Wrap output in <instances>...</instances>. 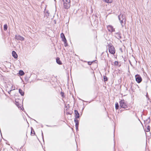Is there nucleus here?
I'll return each instance as SVG.
<instances>
[{"label":"nucleus","instance_id":"obj_1","mask_svg":"<svg viewBox=\"0 0 151 151\" xmlns=\"http://www.w3.org/2000/svg\"><path fill=\"white\" fill-rule=\"evenodd\" d=\"M118 18L120 21L122 27H123L126 21L125 15L121 14L118 16Z\"/></svg>","mask_w":151,"mask_h":151},{"label":"nucleus","instance_id":"obj_2","mask_svg":"<svg viewBox=\"0 0 151 151\" xmlns=\"http://www.w3.org/2000/svg\"><path fill=\"white\" fill-rule=\"evenodd\" d=\"M63 2L64 7L66 9H68L70 5V0H62Z\"/></svg>","mask_w":151,"mask_h":151},{"label":"nucleus","instance_id":"obj_3","mask_svg":"<svg viewBox=\"0 0 151 151\" xmlns=\"http://www.w3.org/2000/svg\"><path fill=\"white\" fill-rule=\"evenodd\" d=\"M120 106L122 108L125 109L127 107V102L124 100H121L119 102Z\"/></svg>","mask_w":151,"mask_h":151},{"label":"nucleus","instance_id":"obj_4","mask_svg":"<svg viewBox=\"0 0 151 151\" xmlns=\"http://www.w3.org/2000/svg\"><path fill=\"white\" fill-rule=\"evenodd\" d=\"M109 52L111 54H114L115 53V50L114 47L111 44H109Z\"/></svg>","mask_w":151,"mask_h":151},{"label":"nucleus","instance_id":"obj_5","mask_svg":"<svg viewBox=\"0 0 151 151\" xmlns=\"http://www.w3.org/2000/svg\"><path fill=\"white\" fill-rule=\"evenodd\" d=\"M136 81L138 83H140L142 81V78L138 74L135 76Z\"/></svg>","mask_w":151,"mask_h":151},{"label":"nucleus","instance_id":"obj_6","mask_svg":"<svg viewBox=\"0 0 151 151\" xmlns=\"http://www.w3.org/2000/svg\"><path fill=\"white\" fill-rule=\"evenodd\" d=\"M108 30L110 32H112L115 31V29L111 25H108L107 27Z\"/></svg>","mask_w":151,"mask_h":151},{"label":"nucleus","instance_id":"obj_7","mask_svg":"<svg viewBox=\"0 0 151 151\" xmlns=\"http://www.w3.org/2000/svg\"><path fill=\"white\" fill-rule=\"evenodd\" d=\"M15 38L16 39L18 40H19L22 41L24 40V38L23 37L19 35H16L15 36Z\"/></svg>","mask_w":151,"mask_h":151},{"label":"nucleus","instance_id":"obj_8","mask_svg":"<svg viewBox=\"0 0 151 151\" xmlns=\"http://www.w3.org/2000/svg\"><path fill=\"white\" fill-rule=\"evenodd\" d=\"M62 39V40L64 42L65 46H66L67 43H66L67 40L65 37V36L63 33H62L60 35Z\"/></svg>","mask_w":151,"mask_h":151},{"label":"nucleus","instance_id":"obj_9","mask_svg":"<svg viewBox=\"0 0 151 151\" xmlns=\"http://www.w3.org/2000/svg\"><path fill=\"white\" fill-rule=\"evenodd\" d=\"M115 37L119 40L122 38L121 34L119 32H117L115 34Z\"/></svg>","mask_w":151,"mask_h":151},{"label":"nucleus","instance_id":"obj_10","mask_svg":"<svg viewBox=\"0 0 151 151\" xmlns=\"http://www.w3.org/2000/svg\"><path fill=\"white\" fill-rule=\"evenodd\" d=\"M74 122L76 123V129L77 130L78 129V124H79L78 120H77L76 119H75Z\"/></svg>","mask_w":151,"mask_h":151},{"label":"nucleus","instance_id":"obj_11","mask_svg":"<svg viewBox=\"0 0 151 151\" xmlns=\"http://www.w3.org/2000/svg\"><path fill=\"white\" fill-rule=\"evenodd\" d=\"M75 114V118L76 119L77 118H78L79 117V114L77 111L75 110L74 111Z\"/></svg>","mask_w":151,"mask_h":151},{"label":"nucleus","instance_id":"obj_12","mask_svg":"<svg viewBox=\"0 0 151 151\" xmlns=\"http://www.w3.org/2000/svg\"><path fill=\"white\" fill-rule=\"evenodd\" d=\"M12 55L15 58H17V55L16 53L14 51H13L12 52Z\"/></svg>","mask_w":151,"mask_h":151},{"label":"nucleus","instance_id":"obj_13","mask_svg":"<svg viewBox=\"0 0 151 151\" xmlns=\"http://www.w3.org/2000/svg\"><path fill=\"white\" fill-rule=\"evenodd\" d=\"M57 63L59 65L62 64L60 60V58L58 57L56 59Z\"/></svg>","mask_w":151,"mask_h":151},{"label":"nucleus","instance_id":"obj_14","mask_svg":"<svg viewBox=\"0 0 151 151\" xmlns=\"http://www.w3.org/2000/svg\"><path fill=\"white\" fill-rule=\"evenodd\" d=\"M19 92L22 96H24V92L21 89H19Z\"/></svg>","mask_w":151,"mask_h":151},{"label":"nucleus","instance_id":"obj_15","mask_svg":"<svg viewBox=\"0 0 151 151\" xmlns=\"http://www.w3.org/2000/svg\"><path fill=\"white\" fill-rule=\"evenodd\" d=\"M104 1L107 3H111L113 1V0H104Z\"/></svg>","mask_w":151,"mask_h":151},{"label":"nucleus","instance_id":"obj_16","mask_svg":"<svg viewBox=\"0 0 151 151\" xmlns=\"http://www.w3.org/2000/svg\"><path fill=\"white\" fill-rule=\"evenodd\" d=\"M19 74L21 76H23L24 75V73L23 71L20 70L19 71Z\"/></svg>","mask_w":151,"mask_h":151},{"label":"nucleus","instance_id":"obj_17","mask_svg":"<svg viewBox=\"0 0 151 151\" xmlns=\"http://www.w3.org/2000/svg\"><path fill=\"white\" fill-rule=\"evenodd\" d=\"M150 127L149 125H148L147 127V129H146V131L147 132H149L150 130Z\"/></svg>","mask_w":151,"mask_h":151},{"label":"nucleus","instance_id":"obj_18","mask_svg":"<svg viewBox=\"0 0 151 151\" xmlns=\"http://www.w3.org/2000/svg\"><path fill=\"white\" fill-rule=\"evenodd\" d=\"M7 27H7V24H5V25H4V30L5 31H6L7 29Z\"/></svg>","mask_w":151,"mask_h":151},{"label":"nucleus","instance_id":"obj_19","mask_svg":"<svg viewBox=\"0 0 151 151\" xmlns=\"http://www.w3.org/2000/svg\"><path fill=\"white\" fill-rule=\"evenodd\" d=\"M119 106L118 103H116L115 104V108L116 109H119Z\"/></svg>","mask_w":151,"mask_h":151},{"label":"nucleus","instance_id":"obj_20","mask_svg":"<svg viewBox=\"0 0 151 151\" xmlns=\"http://www.w3.org/2000/svg\"><path fill=\"white\" fill-rule=\"evenodd\" d=\"M103 77L104 81H107L108 78L106 76H104Z\"/></svg>","mask_w":151,"mask_h":151},{"label":"nucleus","instance_id":"obj_21","mask_svg":"<svg viewBox=\"0 0 151 151\" xmlns=\"http://www.w3.org/2000/svg\"><path fill=\"white\" fill-rule=\"evenodd\" d=\"M114 64L116 65H118L119 64V63L118 61H116L114 62Z\"/></svg>","mask_w":151,"mask_h":151},{"label":"nucleus","instance_id":"obj_22","mask_svg":"<svg viewBox=\"0 0 151 151\" xmlns=\"http://www.w3.org/2000/svg\"><path fill=\"white\" fill-rule=\"evenodd\" d=\"M146 121L148 123H150V117L148 118V119L146 120Z\"/></svg>","mask_w":151,"mask_h":151},{"label":"nucleus","instance_id":"obj_23","mask_svg":"<svg viewBox=\"0 0 151 151\" xmlns=\"http://www.w3.org/2000/svg\"><path fill=\"white\" fill-rule=\"evenodd\" d=\"M12 90H10V91H8V93L9 94L10 93V92H11V91H12Z\"/></svg>","mask_w":151,"mask_h":151},{"label":"nucleus","instance_id":"obj_24","mask_svg":"<svg viewBox=\"0 0 151 151\" xmlns=\"http://www.w3.org/2000/svg\"><path fill=\"white\" fill-rule=\"evenodd\" d=\"M42 137L43 138V133H42Z\"/></svg>","mask_w":151,"mask_h":151},{"label":"nucleus","instance_id":"obj_25","mask_svg":"<svg viewBox=\"0 0 151 151\" xmlns=\"http://www.w3.org/2000/svg\"><path fill=\"white\" fill-rule=\"evenodd\" d=\"M31 134H33V133H32V131H31Z\"/></svg>","mask_w":151,"mask_h":151},{"label":"nucleus","instance_id":"obj_26","mask_svg":"<svg viewBox=\"0 0 151 151\" xmlns=\"http://www.w3.org/2000/svg\"><path fill=\"white\" fill-rule=\"evenodd\" d=\"M147 95V96H147V98H148Z\"/></svg>","mask_w":151,"mask_h":151},{"label":"nucleus","instance_id":"obj_27","mask_svg":"<svg viewBox=\"0 0 151 151\" xmlns=\"http://www.w3.org/2000/svg\"><path fill=\"white\" fill-rule=\"evenodd\" d=\"M33 132H34V133L33 134H34L35 133L34 131H33Z\"/></svg>","mask_w":151,"mask_h":151},{"label":"nucleus","instance_id":"obj_28","mask_svg":"<svg viewBox=\"0 0 151 151\" xmlns=\"http://www.w3.org/2000/svg\"><path fill=\"white\" fill-rule=\"evenodd\" d=\"M50 127H52V126H50Z\"/></svg>","mask_w":151,"mask_h":151}]
</instances>
